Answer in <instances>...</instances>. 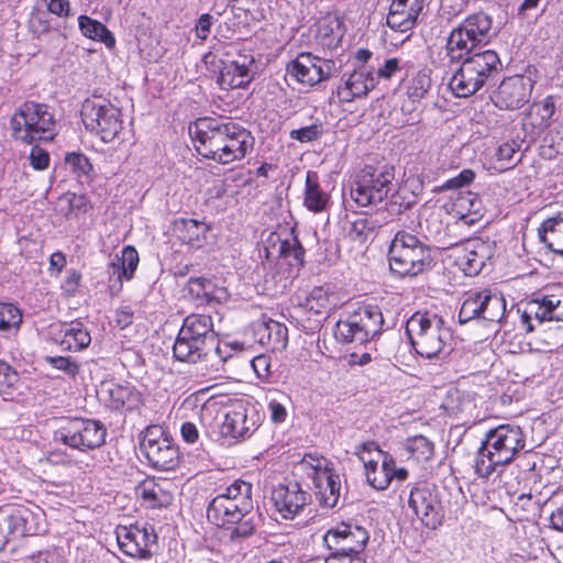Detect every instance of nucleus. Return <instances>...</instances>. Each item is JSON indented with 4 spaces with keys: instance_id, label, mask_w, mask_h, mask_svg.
<instances>
[{
    "instance_id": "f257e3e1",
    "label": "nucleus",
    "mask_w": 563,
    "mask_h": 563,
    "mask_svg": "<svg viewBox=\"0 0 563 563\" xmlns=\"http://www.w3.org/2000/svg\"><path fill=\"white\" fill-rule=\"evenodd\" d=\"M189 134L201 156L221 165L242 161L254 144L251 133L230 119L199 118Z\"/></svg>"
},
{
    "instance_id": "f03ea898",
    "label": "nucleus",
    "mask_w": 563,
    "mask_h": 563,
    "mask_svg": "<svg viewBox=\"0 0 563 563\" xmlns=\"http://www.w3.org/2000/svg\"><path fill=\"white\" fill-rule=\"evenodd\" d=\"M252 486L244 481H235L223 493L217 495L208 506L207 517L218 527L231 529L232 538H245L254 532L252 509Z\"/></svg>"
},
{
    "instance_id": "7ed1b4c3",
    "label": "nucleus",
    "mask_w": 563,
    "mask_h": 563,
    "mask_svg": "<svg viewBox=\"0 0 563 563\" xmlns=\"http://www.w3.org/2000/svg\"><path fill=\"white\" fill-rule=\"evenodd\" d=\"M525 446L526 438L519 426L500 424L489 430L476 453L475 473L479 477L488 478L498 467L512 462Z\"/></svg>"
},
{
    "instance_id": "20e7f679",
    "label": "nucleus",
    "mask_w": 563,
    "mask_h": 563,
    "mask_svg": "<svg viewBox=\"0 0 563 563\" xmlns=\"http://www.w3.org/2000/svg\"><path fill=\"white\" fill-rule=\"evenodd\" d=\"M410 343L422 357H443L453 350V333L443 318L430 311L415 312L406 323Z\"/></svg>"
},
{
    "instance_id": "39448f33",
    "label": "nucleus",
    "mask_w": 563,
    "mask_h": 563,
    "mask_svg": "<svg viewBox=\"0 0 563 563\" xmlns=\"http://www.w3.org/2000/svg\"><path fill=\"white\" fill-rule=\"evenodd\" d=\"M15 140L26 144L51 141L56 134V121L47 104L25 101L11 119Z\"/></svg>"
},
{
    "instance_id": "423d86ee",
    "label": "nucleus",
    "mask_w": 563,
    "mask_h": 563,
    "mask_svg": "<svg viewBox=\"0 0 563 563\" xmlns=\"http://www.w3.org/2000/svg\"><path fill=\"white\" fill-rule=\"evenodd\" d=\"M460 68L450 80L452 92L459 98H467L478 91L499 64L498 55L490 49L466 55Z\"/></svg>"
},
{
    "instance_id": "0eeeda50",
    "label": "nucleus",
    "mask_w": 563,
    "mask_h": 563,
    "mask_svg": "<svg viewBox=\"0 0 563 563\" xmlns=\"http://www.w3.org/2000/svg\"><path fill=\"white\" fill-rule=\"evenodd\" d=\"M395 172L390 166H365L352 179L350 196L358 207H376L394 190Z\"/></svg>"
},
{
    "instance_id": "6e6552de",
    "label": "nucleus",
    "mask_w": 563,
    "mask_h": 563,
    "mask_svg": "<svg viewBox=\"0 0 563 563\" xmlns=\"http://www.w3.org/2000/svg\"><path fill=\"white\" fill-rule=\"evenodd\" d=\"M214 341L212 318L207 314L188 316L174 343V355L181 362L196 363L207 353V345Z\"/></svg>"
},
{
    "instance_id": "1a4fd4ad",
    "label": "nucleus",
    "mask_w": 563,
    "mask_h": 563,
    "mask_svg": "<svg viewBox=\"0 0 563 563\" xmlns=\"http://www.w3.org/2000/svg\"><path fill=\"white\" fill-rule=\"evenodd\" d=\"M263 417L250 400L234 399L222 409L219 434L227 444L250 439L260 428Z\"/></svg>"
},
{
    "instance_id": "9d476101",
    "label": "nucleus",
    "mask_w": 563,
    "mask_h": 563,
    "mask_svg": "<svg viewBox=\"0 0 563 563\" xmlns=\"http://www.w3.org/2000/svg\"><path fill=\"white\" fill-rule=\"evenodd\" d=\"M391 272L405 277L417 276L431 263L430 250L417 236L398 232L388 252Z\"/></svg>"
},
{
    "instance_id": "9b49d317",
    "label": "nucleus",
    "mask_w": 563,
    "mask_h": 563,
    "mask_svg": "<svg viewBox=\"0 0 563 563\" xmlns=\"http://www.w3.org/2000/svg\"><path fill=\"white\" fill-rule=\"evenodd\" d=\"M492 30V19L484 12L467 16L455 27L446 42V54L452 62H459L482 44H486Z\"/></svg>"
},
{
    "instance_id": "f8f14e48",
    "label": "nucleus",
    "mask_w": 563,
    "mask_h": 563,
    "mask_svg": "<svg viewBox=\"0 0 563 563\" xmlns=\"http://www.w3.org/2000/svg\"><path fill=\"white\" fill-rule=\"evenodd\" d=\"M383 322V314L378 307H362L336 322L334 336L340 342L364 343L380 332Z\"/></svg>"
},
{
    "instance_id": "ddd939ff",
    "label": "nucleus",
    "mask_w": 563,
    "mask_h": 563,
    "mask_svg": "<svg viewBox=\"0 0 563 563\" xmlns=\"http://www.w3.org/2000/svg\"><path fill=\"white\" fill-rule=\"evenodd\" d=\"M423 7L424 0H393L383 33L385 42L397 47L407 41Z\"/></svg>"
},
{
    "instance_id": "4468645a",
    "label": "nucleus",
    "mask_w": 563,
    "mask_h": 563,
    "mask_svg": "<svg viewBox=\"0 0 563 563\" xmlns=\"http://www.w3.org/2000/svg\"><path fill=\"white\" fill-rule=\"evenodd\" d=\"M299 465L312 478L321 504L334 507L340 497L341 481L332 464L325 457L308 454Z\"/></svg>"
},
{
    "instance_id": "2eb2a0df",
    "label": "nucleus",
    "mask_w": 563,
    "mask_h": 563,
    "mask_svg": "<svg viewBox=\"0 0 563 563\" xmlns=\"http://www.w3.org/2000/svg\"><path fill=\"white\" fill-rule=\"evenodd\" d=\"M141 450L148 463L158 471L175 470L179 463L178 448L161 427L146 429Z\"/></svg>"
},
{
    "instance_id": "dca6fc26",
    "label": "nucleus",
    "mask_w": 563,
    "mask_h": 563,
    "mask_svg": "<svg viewBox=\"0 0 563 563\" xmlns=\"http://www.w3.org/2000/svg\"><path fill=\"white\" fill-rule=\"evenodd\" d=\"M408 505L427 528L437 529L442 525L444 511L434 485L421 483L412 487Z\"/></svg>"
},
{
    "instance_id": "f3484780",
    "label": "nucleus",
    "mask_w": 563,
    "mask_h": 563,
    "mask_svg": "<svg viewBox=\"0 0 563 563\" xmlns=\"http://www.w3.org/2000/svg\"><path fill=\"white\" fill-rule=\"evenodd\" d=\"M536 80L530 73L505 78L492 96L500 110L514 111L529 102Z\"/></svg>"
},
{
    "instance_id": "a211bd4d",
    "label": "nucleus",
    "mask_w": 563,
    "mask_h": 563,
    "mask_svg": "<svg viewBox=\"0 0 563 563\" xmlns=\"http://www.w3.org/2000/svg\"><path fill=\"white\" fill-rule=\"evenodd\" d=\"M115 537L120 550L125 555L136 559L151 556L156 542L153 528L139 525L118 526Z\"/></svg>"
},
{
    "instance_id": "6ab92c4d",
    "label": "nucleus",
    "mask_w": 563,
    "mask_h": 563,
    "mask_svg": "<svg viewBox=\"0 0 563 563\" xmlns=\"http://www.w3.org/2000/svg\"><path fill=\"white\" fill-rule=\"evenodd\" d=\"M333 62L322 59L310 53H301L287 67V75L290 79L302 85L312 87L327 79L332 70Z\"/></svg>"
},
{
    "instance_id": "aec40b11",
    "label": "nucleus",
    "mask_w": 563,
    "mask_h": 563,
    "mask_svg": "<svg viewBox=\"0 0 563 563\" xmlns=\"http://www.w3.org/2000/svg\"><path fill=\"white\" fill-rule=\"evenodd\" d=\"M368 539V532L364 528L344 522L329 529L323 537L330 551L358 555H363Z\"/></svg>"
},
{
    "instance_id": "412c9836",
    "label": "nucleus",
    "mask_w": 563,
    "mask_h": 563,
    "mask_svg": "<svg viewBox=\"0 0 563 563\" xmlns=\"http://www.w3.org/2000/svg\"><path fill=\"white\" fill-rule=\"evenodd\" d=\"M490 255V245L481 239L468 240L451 250L454 264L467 276L477 275Z\"/></svg>"
},
{
    "instance_id": "4be33fe9",
    "label": "nucleus",
    "mask_w": 563,
    "mask_h": 563,
    "mask_svg": "<svg viewBox=\"0 0 563 563\" xmlns=\"http://www.w3.org/2000/svg\"><path fill=\"white\" fill-rule=\"evenodd\" d=\"M106 405L118 411H133L143 405L142 393L128 382H104L98 391Z\"/></svg>"
},
{
    "instance_id": "5701e85b",
    "label": "nucleus",
    "mask_w": 563,
    "mask_h": 563,
    "mask_svg": "<svg viewBox=\"0 0 563 563\" xmlns=\"http://www.w3.org/2000/svg\"><path fill=\"white\" fill-rule=\"evenodd\" d=\"M375 70L366 65L344 73L338 87V97L342 102H352L356 98L367 96L376 86Z\"/></svg>"
},
{
    "instance_id": "b1692460",
    "label": "nucleus",
    "mask_w": 563,
    "mask_h": 563,
    "mask_svg": "<svg viewBox=\"0 0 563 563\" xmlns=\"http://www.w3.org/2000/svg\"><path fill=\"white\" fill-rule=\"evenodd\" d=\"M272 501L284 519H294L309 504L310 495L298 483H289L273 489Z\"/></svg>"
},
{
    "instance_id": "393cba45",
    "label": "nucleus",
    "mask_w": 563,
    "mask_h": 563,
    "mask_svg": "<svg viewBox=\"0 0 563 563\" xmlns=\"http://www.w3.org/2000/svg\"><path fill=\"white\" fill-rule=\"evenodd\" d=\"M254 58L251 55H240L238 58L223 63L218 77L222 89L231 90L245 88L253 80L251 66Z\"/></svg>"
},
{
    "instance_id": "a878e982",
    "label": "nucleus",
    "mask_w": 563,
    "mask_h": 563,
    "mask_svg": "<svg viewBox=\"0 0 563 563\" xmlns=\"http://www.w3.org/2000/svg\"><path fill=\"white\" fill-rule=\"evenodd\" d=\"M174 235L190 250H200L211 240V225L196 219H178L174 222Z\"/></svg>"
},
{
    "instance_id": "bb28decb",
    "label": "nucleus",
    "mask_w": 563,
    "mask_h": 563,
    "mask_svg": "<svg viewBox=\"0 0 563 563\" xmlns=\"http://www.w3.org/2000/svg\"><path fill=\"white\" fill-rule=\"evenodd\" d=\"M555 112V102L552 96L539 102H533L525 114L522 128L532 139L539 137L548 130Z\"/></svg>"
},
{
    "instance_id": "cd10ccee",
    "label": "nucleus",
    "mask_w": 563,
    "mask_h": 563,
    "mask_svg": "<svg viewBox=\"0 0 563 563\" xmlns=\"http://www.w3.org/2000/svg\"><path fill=\"white\" fill-rule=\"evenodd\" d=\"M268 244L267 253L268 255L277 254L279 266L287 264L290 267L299 268L303 265L305 251L292 233H288L285 239L274 233L269 236Z\"/></svg>"
},
{
    "instance_id": "c85d7f7f",
    "label": "nucleus",
    "mask_w": 563,
    "mask_h": 563,
    "mask_svg": "<svg viewBox=\"0 0 563 563\" xmlns=\"http://www.w3.org/2000/svg\"><path fill=\"white\" fill-rule=\"evenodd\" d=\"M106 439L104 427L91 419H73V448L79 450L100 446Z\"/></svg>"
},
{
    "instance_id": "c756f323",
    "label": "nucleus",
    "mask_w": 563,
    "mask_h": 563,
    "mask_svg": "<svg viewBox=\"0 0 563 563\" xmlns=\"http://www.w3.org/2000/svg\"><path fill=\"white\" fill-rule=\"evenodd\" d=\"M220 409V401L213 396H209V389L205 388L188 395L180 406V410L192 413L203 424L210 423Z\"/></svg>"
},
{
    "instance_id": "7c9ffc66",
    "label": "nucleus",
    "mask_w": 563,
    "mask_h": 563,
    "mask_svg": "<svg viewBox=\"0 0 563 563\" xmlns=\"http://www.w3.org/2000/svg\"><path fill=\"white\" fill-rule=\"evenodd\" d=\"M451 212L454 218L472 225L482 219L483 203L478 195L472 191L460 192L452 202Z\"/></svg>"
},
{
    "instance_id": "2f4dec72",
    "label": "nucleus",
    "mask_w": 563,
    "mask_h": 563,
    "mask_svg": "<svg viewBox=\"0 0 563 563\" xmlns=\"http://www.w3.org/2000/svg\"><path fill=\"white\" fill-rule=\"evenodd\" d=\"M255 334L260 344L272 351H282L287 345L288 330L285 324L278 321L269 319L261 322L255 330Z\"/></svg>"
},
{
    "instance_id": "473e14b6",
    "label": "nucleus",
    "mask_w": 563,
    "mask_h": 563,
    "mask_svg": "<svg viewBox=\"0 0 563 563\" xmlns=\"http://www.w3.org/2000/svg\"><path fill=\"white\" fill-rule=\"evenodd\" d=\"M140 262L139 253L132 245L122 249L121 255H115L109 265L110 277H115L119 283L118 290L121 289L123 280L132 279Z\"/></svg>"
},
{
    "instance_id": "72a5a7b5",
    "label": "nucleus",
    "mask_w": 563,
    "mask_h": 563,
    "mask_svg": "<svg viewBox=\"0 0 563 563\" xmlns=\"http://www.w3.org/2000/svg\"><path fill=\"white\" fill-rule=\"evenodd\" d=\"M135 495L147 508H162L170 505L173 495L153 479H145L135 487Z\"/></svg>"
},
{
    "instance_id": "f704fd0d",
    "label": "nucleus",
    "mask_w": 563,
    "mask_h": 563,
    "mask_svg": "<svg viewBox=\"0 0 563 563\" xmlns=\"http://www.w3.org/2000/svg\"><path fill=\"white\" fill-rule=\"evenodd\" d=\"M78 27L85 37L102 43L108 49L115 48L117 41L114 34L100 21L88 15H79Z\"/></svg>"
},
{
    "instance_id": "c9c22d12",
    "label": "nucleus",
    "mask_w": 563,
    "mask_h": 563,
    "mask_svg": "<svg viewBox=\"0 0 563 563\" xmlns=\"http://www.w3.org/2000/svg\"><path fill=\"white\" fill-rule=\"evenodd\" d=\"M188 292L199 303H209L212 301H221L225 291L223 288L217 287L212 280L205 277H192L187 284Z\"/></svg>"
},
{
    "instance_id": "e433bc0d",
    "label": "nucleus",
    "mask_w": 563,
    "mask_h": 563,
    "mask_svg": "<svg viewBox=\"0 0 563 563\" xmlns=\"http://www.w3.org/2000/svg\"><path fill=\"white\" fill-rule=\"evenodd\" d=\"M539 236L542 243L551 250L563 256V218L552 217L544 220L539 229Z\"/></svg>"
},
{
    "instance_id": "4c0bfd02",
    "label": "nucleus",
    "mask_w": 563,
    "mask_h": 563,
    "mask_svg": "<svg viewBox=\"0 0 563 563\" xmlns=\"http://www.w3.org/2000/svg\"><path fill=\"white\" fill-rule=\"evenodd\" d=\"M302 307L314 316L324 317L336 307L335 296L323 287H314L306 297Z\"/></svg>"
},
{
    "instance_id": "58836bf2",
    "label": "nucleus",
    "mask_w": 563,
    "mask_h": 563,
    "mask_svg": "<svg viewBox=\"0 0 563 563\" xmlns=\"http://www.w3.org/2000/svg\"><path fill=\"white\" fill-rule=\"evenodd\" d=\"M329 202V196L320 185L317 173L309 170L306 175L305 199L306 208L313 212H321Z\"/></svg>"
},
{
    "instance_id": "ea45409f",
    "label": "nucleus",
    "mask_w": 563,
    "mask_h": 563,
    "mask_svg": "<svg viewBox=\"0 0 563 563\" xmlns=\"http://www.w3.org/2000/svg\"><path fill=\"white\" fill-rule=\"evenodd\" d=\"M35 515L26 509H15L8 517V530L9 533L15 537L33 536L40 532L38 527L35 523Z\"/></svg>"
},
{
    "instance_id": "a19ab883",
    "label": "nucleus",
    "mask_w": 563,
    "mask_h": 563,
    "mask_svg": "<svg viewBox=\"0 0 563 563\" xmlns=\"http://www.w3.org/2000/svg\"><path fill=\"white\" fill-rule=\"evenodd\" d=\"M394 457L388 454L380 462L364 471L367 483L377 490L386 489L391 483Z\"/></svg>"
},
{
    "instance_id": "79ce46f5",
    "label": "nucleus",
    "mask_w": 563,
    "mask_h": 563,
    "mask_svg": "<svg viewBox=\"0 0 563 563\" xmlns=\"http://www.w3.org/2000/svg\"><path fill=\"white\" fill-rule=\"evenodd\" d=\"M122 120L120 110L113 106H106V113L100 122V126L95 128L92 132L98 134L104 143L112 142L122 130Z\"/></svg>"
},
{
    "instance_id": "37998d69",
    "label": "nucleus",
    "mask_w": 563,
    "mask_h": 563,
    "mask_svg": "<svg viewBox=\"0 0 563 563\" xmlns=\"http://www.w3.org/2000/svg\"><path fill=\"white\" fill-rule=\"evenodd\" d=\"M506 312V300L499 292L484 289L483 313L481 318L490 322H499Z\"/></svg>"
},
{
    "instance_id": "c03bdc74",
    "label": "nucleus",
    "mask_w": 563,
    "mask_h": 563,
    "mask_svg": "<svg viewBox=\"0 0 563 563\" xmlns=\"http://www.w3.org/2000/svg\"><path fill=\"white\" fill-rule=\"evenodd\" d=\"M106 106H111L101 99H86L81 106L80 117L87 130L100 126L106 113Z\"/></svg>"
},
{
    "instance_id": "a18cd8bd",
    "label": "nucleus",
    "mask_w": 563,
    "mask_h": 563,
    "mask_svg": "<svg viewBox=\"0 0 563 563\" xmlns=\"http://www.w3.org/2000/svg\"><path fill=\"white\" fill-rule=\"evenodd\" d=\"M404 448L406 452L417 462H427L433 457L434 444L424 435L408 438Z\"/></svg>"
},
{
    "instance_id": "49530a36",
    "label": "nucleus",
    "mask_w": 563,
    "mask_h": 563,
    "mask_svg": "<svg viewBox=\"0 0 563 563\" xmlns=\"http://www.w3.org/2000/svg\"><path fill=\"white\" fill-rule=\"evenodd\" d=\"M484 289L470 290L464 295V299L459 312V320L465 323L472 319L481 318L483 313Z\"/></svg>"
},
{
    "instance_id": "de8ad7c7",
    "label": "nucleus",
    "mask_w": 563,
    "mask_h": 563,
    "mask_svg": "<svg viewBox=\"0 0 563 563\" xmlns=\"http://www.w3.org/2000/svg\"><path fill=\"white\" fill-rule=\"evenodd\" d=\"M518 150L519 146L515 142H506L499 145L496 152V169L498 172H505L519 163L520 155L518 154Z\"/></svg>"
},
{
    "instance_id": "09e8293b",
    "label": "nucleus",
    "mask_w": 563,
    "mask_h": 563,
    "mask_svg": "<svg viewBox=\"0 0 563 563\" xmlns=\"http://www.w3.org/2000/svg\"><path fill=\"white\" fill-rule=\"evenodd\" d=\"M389 453L379 449L378 444L374 441L364 442L356 446L355 455L362 462L364 471L373 464L380 462Z\"/></svg>"
},
{
    "instance_id": "8fccbe9b",
    "label": "nucleus",
    "mask_w": 563,
    "mask_h": 563,
    "mask_svg": "<svg viewBox=\"0 0 563 563\" xmlns=\"http://www.w3.org/2000/svg\"><path fill=\"white\" fill-rule=\"evenodd\" d=\"M22 322V313L13 303L0 302V331L18 330Z\"/></svg>"
},
{
    "instance_id": "3c124183",
    "label": "nucleus",
    "mask_w": 563,
    "mask_h": 563,
    "mask_svg": "<svg viewBox=\"0 0 563 563\" xmlns=\"http://www.w3.org/2000/svg\"><path fill=\"white\" fill-rule=\"evenodd\" d=\"M430 87V77L424 71H418L409 81L408 96L412 100H419L424 97Z\"/></svg>"
},
{
    "instance_id": "603ef678",
    "label": "nucleus",
    "mask_w": 563,
    "mask_h": 563,
    "mask_svg": "<svg viewBox=\"0 0 563 563\" xmlns=\"http://www.w3.org/2000/svg\"><path fill=\"white\" fill-rule=\"evenodd\" d=\"M70 335V324L64 322L52 323L47 329V338L59 345L63 350H70V341L67 339Z\"/></svg>"
},
{
    "instance_id": "864d4df0",
    "label": "nucleus",
    "mask_w": 563,
    "mask_h": 563,
    "mask_svg": "<svg viewBox=\"0 0 563 563\" xmlns=\"http://www.w3.org/2000/svg\"><path fill=\"white\" fill-rule=\"evenodd\" d=\"M92 165L89 159L77 153H73V174L76 173L81 184L91 181Z\"/></svg>"
},
{
    "instance_id": "5fc2aeb1",
    "label": "nucleus",
    "mask_w": 563,
    "mask_h": 563,
    "mask_svg": "<svg viewBox=\"0 0 563 563\" xmlns=\"http://www.w3.org/2000/svg\"><path fill=\"white\" fill-rule=\"evenodd\" d=\"M286 395L277 393V397H271L268 399L267 408L271 415V420L274 423H282L287 418V410L284 405Z\"/></svg>"
},
{
    "instance_id": "6e6d98bb",
    "label": "nucleus",
    "mask_w": 563,
    "mask_h": 563,
    "mask_svg": "<svg viewBox=\"0 0 563 563\" xmlns=\"http://www.w3.org/2000/svg\"><path fill=\"white\" fill-rule=\"evenodd\" d=\"M19 382L18 372L7 362L0 360V393H7Z\"/></svg>"
},
{
    "instance_id": "4d7b16f0",
    "label": "nucleus",
    "mask_w": 563,
    "mask_h": 563,
    "mask_svg": "<svg viewBox=\"0 0 563 563\" xmlns=\"http://www.w3.org/2000/svg\"><path fill=\"white\" fill-rule=\"evenodd\" d=\"M322 128L320 124H311L290 131V137L301 143L312 142L320 137Z\"/></svg>"
},
{
    "instance_id": "13d9d810",
    "label": "nucleus",
    "mask_w": 563,
    "mask_h": 563,
    "mask_svg": "<svg viewBox=\"0 0 563 563\" xmlns=\"http://www.w3.org/2000/svg\"><path fill=\"white\" fill-rule=\"evenodd\" d=\"M401 69L400 60L396 57L387 58L377 67L375 77L377 79L389 80Z\"/></svg>"
},
{
    "instance_id": "bf43d9fd",
    "label": "nucleus",
    "mask_w": 563,
    "mask_h": 563,
    "mask_svg": "<svg viewBox=\"0 0 563 563\" xmlns=\"http://www.w3.org/2000/svg\"><path fill=\"white\" fill-rule=\"evenodd\" d=\"M475 179V173L472 169H463L459 175L448 179L442 188L450 189H460L471 185Z\"/></svg>"
},
{
    "instance_id": "052dcab7",
    "label": "nucleus",
    "mask_w": 563,
    "mask_h": 563,
    "mask_svg": "<svg viewBox=\"0 0 563 563\" xmlns=\"http://www.w3.org/2000/svg\"><path fill=\"white\" fill-rule=\"evenodd\" d=\"M251 366L260 379L267 380L271 377V357L268 355L261 354L253 357Z\"/></svg>"
},
{
    "instance_id": "680f3d73",
    "label": "nucleus",
    "mask_w": 563,
    "mask_h": 563,
    "mask_svg": "<svg viewBox=\"0 0 563 563\" xmlns=\"http://www.w3.org/2000/svg\"><path fill=\"white\" fill-rule=\"evenodd\" d=\"M73 341L77 350L86 349L91 342L89 331L84 329L80 322H73Z\"/></svg>"
},
{
    "instance_id": "e2e57ef3",
    "label": "nucleus",
    "mask_w": 563,
    "mask_h": 563,
    "mask_svg": "<svg viewBox=\"0 0 563 563\" xmlns=\"http://www.w3.org/2000/svg\"><path fill=\"white\" fill-rule=\"evenodd\" d=\"M30 162L34 169L43 170L48 166L49 155L45 150L38 146H33L30 153Z\"/></svg>"
},
{
    "instance_id": "0e129e2a",
    "label": "nucleus",
    "mask_w": 563,
    "mask_h": 563,
    "mask_svg": "<svg viewBox=\"0 0 563 563\" xmlns=\"http://www.w3.org/2000/svg\"><path fill=\"white\" fill-rule=\"evenodd\" d=\"M181 440L187 444H197L200 440L198 427L191 421H184L180 426Z\"/></svg>"
},
{
    "instance_id": "69168bd1",
    "label": "nucleus",
    "mask_w": 563,
    "mask_h": 563,
    "mask_svg": "<svg viewBox=\"0 0 563 563\" xmlns=\"http://www.w3.org/2000/svg\"><path fill=\"white\" fill-rule=\"evenodd\" d=\"M365 558L358 554L331 551L324 563H365Z\"/></svg>"
},
{
    "instance_id": "338daca9",
    "label": "nucleus",
    "mask_w": 563,
    "mask_h": 563,
    "mask_svg": "<svg viewBox=\"0 0 563 563\" xmlns=\"http://www.w3.org/2000/svg\"><path fill=\"white\" fill-rule=\"evenodd\" d=\"M212 23L213 18L209 13L201 14L195 26L197 37L202 41L207 40L210 34Z\"/></svg>"
},
{
    "instance_id": "774afa93",
    "label": "nucleus",
    "mask_w": 563,
    "mask_h": 563,
    "mask_svg": "<svg viewBox=\"0 0 563 563\" xmlns=\"http://www.w3.org/2000/svg\"><path fill=\"white\" fill-rule=\"evenodd\" d=\"M67 261L62 252H55L49 257V272L51 275H58L65 267Z\"/></svg>"
}]
</instances>
